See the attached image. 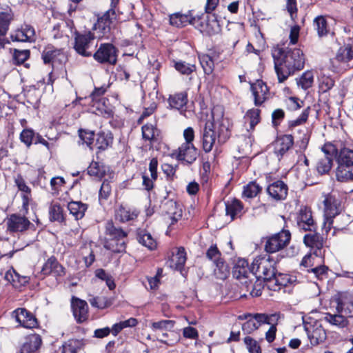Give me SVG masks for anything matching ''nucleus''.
I'll list each match as a JSON object with an SVG mask.
<instances>
[{"label": "nucleus", "mask_w": 353, "mask_h": 353, "mask_svg": "<svg viewBox=\"0 0 353 353\" xmlns=\"http://www.w3.org/2000/svg\"><path fill=\"white\" fill-rule=\"evenodd\" d=\"M230 121L224 117V110L221 105L212 109L211 117L205 124L203 132L202 143L205 152H210L216 143H224L230 137Z\"/></svg>", "instance_id": "f257e3e1"}, {"label": "nucleus", "mask_w": 353, "mask_h": 353, "mask_svg": "<svg viewBox=\"0 0 353 353\" xmlns=\"http://www.w3.org/2000/svg\"><path fill=\"white\" fill-rule=\"evenodd\" d=\"M272 54L280 83L283 82L295 70H300L304 67L305 57L300 49L294 48L286 52L278 49Z\"/></svg>", "instance_id": "f03ea898"}, {"label": "nucleus", "mask_w": 353, "mask_h": 353, "mask_svg": "<svg viewBox=\"0 0 353 353\" xmlns=\"http://www.w3.org/2000/svg\"><path fill=\"white\" fill-rule=\"evenodd\" d=\"M325 206L324 227L326 232L331 228L335 230L342 229L349 221V218L341 214L340 202L332 195H327L323 201Z\"/></svg>", "instance_id": "7ed1b4c3"}, {"label": "nucleus", "mask_w": 353, "mask_h": 353, "mask_svg": "<svg viewBox=\"0 0 353 353\" xmlns=\"http://www.w3.org/2000/svg\"><path fill=\"white\" fill-rule=\"evenodd\" d=\"M232 274L245 287L246 291L250 292L252 296L261 295V292L259 289L255 290V285L253 283L254 276L252 272V265L250 268L245 259H239L236 260L233 267Z\"/></svg>", "instance_id": "20e7f679"}, {"label": "nucleus", "mask_w": 353, "mask_h": 353, "mask_svg": "<svg viewBox=\"0 0 353 353\" xmlns=\"http://www.w3.org/2000/svg\"><path fill=\"white\" fill-rule=\"evenodd\" d=\"M252 272L254 280L256 278L263 279L270 282L276 283L279 278L276 276L274 261L268 254L256 256L252 261Z\"/></svg>", "instance_id": "39448f33"}, {"label": "nucleus", "mask_w": 353, "mask_h": 353, "mask_svg": "<svg viewBox=\"0 0 353 353\" xmlns=\"http://www.w3.org/2000/svg\"><path fill=\"white\" fill-rule=\"evenodd\" d=\"M338 166L336 177L339 181L347 182L353 180V149H341L336 158Z\"/></svg>", "instance_id": "423d86ee"}, {"label": "nucleus", "mask_w": 353, "mask_h": 353, "mask_svg": "<svg viewBox=\"0 0 353 353\" xmlns=\"http://www.w3.org/2000/svg\"><path fill=\"white\" fill-rule=\"evenodd\" d=\"M105 234L108 236L104 247L114 252H121L125 248L124 239L127 233L121 228H117L112 221H108L105 225Z\"/></svg>", "instance_id": "0eeeda50"}, {"label": "nucleus", "mask_w": 353, "mask_h": 353, "mask_svg": "<svg viewBox=\"0 0 353 353\" xmlns=\"http://www.w3.org/2000/svg\"><path fill=\"white\" fill-rule=\"evenodd\" d=\"M321 152L316 162V170L321 174H324L331 170L333 158L337 154V148L334 144L327 143L322 147Z\"/></svg>", "instance_id": "6e6552de"}, {"label": "nucleus", "mask_w": 353, "mask_h": 353, "mask_svg": "<svg viewBox=\"0 0 353 353\" xmlns=\"http://www.w3.org/2000/svg\"><path fill=\"white\" fill-rule=\"evenodd\" d=\"M94 34L91 32L76 33L74 46L76 52L83 57L91 56V49L97 46L94 44Z\"/></svg>", "instance_id": "1a4fd4ad"}, {"label": "nucleus", "mask_w": 353, "mask_h": 353, "mask_svg": "<svg viewBox=\"0 0 353 353\" xmlns=\"http://www.w3.org/2000/svg\"><path fill=\"white\" fill-rule=\"evenodd\" d=\"M290 238L291 235L288 230H282L267 239L265 250L268 253L276 252L289 243Z\"/></svg>", "instance_id": "9d476101"}, {"label": "nucleus", "mask_w": 353, "mask_h": 353, "mask_svg": "<svg viewBox=\"0 0 353 353\" xmlns=\"http://www.w3.org/2000/svg\"><path fill=\"white\" fill-rule=\"evenodd\" d=\"M93 57L99 63L114 65L117 57V50L112 44L103 43L94 53Z\"/></svg>", "instance_id": "9b49d317"}, {"label": "nucleus", "mask_w": 353, "mask_h": 353, "mask_svg": "<svg viewBox=\"0 0 353 353\" xmlns=\"http://www.w3.org/2000/svg\"><path fill=\"white\" fill-rule=\"evenodd\" d=\"M13 19V13L9 6L0 7V49L5 47L8 41L6 39L9 26Z\"/></svg>", "instance_id": "f8f14e48"}, {"label": "nucleus", "mask_w": 353, "mask_h": 353, "mask_svg": "<svg viewBox=\"0 0 353 353\" xmlns=\"http://www.w3.org/2000/svg\"><path fill=\"white\" fill-rule=\"evenodd\" d=\"M305 327L312 345H317L325 341L326 332L319 321H314L313 324H307Z\"/></svg>", "instance_id": "ddd939ff"}, {"label": "nucleus", "mask_w": 353, "mask_h": 353, "mask_svg": "<svg viewBox=\"0 0 353 353\" xmlns=\"http://www.w3.org/2000/svg\"><path fill=\"white\" fill-rule=\"evenodd\" d=\"M172 157L178 160L192 163L197 157V151L193 144L183 143L177 150L172 152Z\"/></svg>", "instance_id": "4468645a"}, {"label": "nucleus", "mask_w": 353, "mask_h": 353, "mask_svg": "<svg viewBox=\"0 0 353 353\" xmlns=\"http://www.w3.org/2000/svg\"><path fill=\"white\" fill-rule=\"evenodd\" d=\"M174 325V321L171 320H161L157 322L151 323L150 328L154 332L156 340L163 343L167 345L170 343L164 340V338L168 336L167 332L170 331L173 329Z\"/></svg>", "instance_id": "2eb2a0df"}, {"label": "nucleus", "mask_w": 353, "mask_h": 353, "mask_svg": "<svg viewBox=\"0 0 353 353\" xmlns=\"http://www.w3.org/2000/svg\"><path fill=\"white\" fill-rule=\"evenodd\" d=\"M16 322L26 328H33L37 325L36 318L25 308H18L12 312Z\"/></svg>", "instance_id": "dca6fc26"}, {"label": "nucleus", "mask_w": 353, "mask_h": 353, "mask_svg": "<svg viewBox=\"0 0 353 353\" xmlns=\"http://www.w3.org/2000/svg\"><path fill=\"white\" fill-rule=\"evenodd\" d=\"M7 229L10 232H19L26 230L30 225V221L25 216L12 214L6 221Z\"/></svg>", "instance_id": "f3484780"}, {"label": "nucleus", "mask_w": 353, "mask_h": 353, "mask_svg": "<svg viewBox=\"0 0 353 353\" xmlns=\"http://www.w3.org/2000/svg\"><path fill=\"white\" fill-rule=\"evenodd\" d=\"M296 223L300 230L312 231L315 228V224L310 209L301 208L296 216Z\"/></svg>", "instance_id": "a211bd4d"}, {"label": "nucleus", "mask_w": 353, "mask_h": 353, "mask_svg": "<svg viewBox=\"0 0 353 353\" xmlns=\"http://www.w3.org/2000/svg\"><path fill=\"white\" fill-rule=\"evenodd\" d=\"M114 11L109 10L101 17L99 18L97 23L94 24V29L99 30L101 33L102 37L108 38V34L114 23Z\"/></svg>", "instance_id": "6ab92c4d"}, {"label": "nucleus", "mask_w": 353, "mask_h": 353, "mask_svg": "<svg viewBox=\"0 0 353 353\" xmlns=\"http://www.w3.org/2000/svg\"><path fill=\"white\" fill-rule=\"evenodd\" d=\"M199 20H196V23ZM201 32L207 35H214L220 32V25L214 16L208 17L200 21L199 24L195 25Z\"/></svg>", "instance_id": "aec40b11"}, {"label": "nucleus", "mask_w": 353, "mask_h": 353, "mask_svg": "<svg viewBox=\"0 0 353 353\" xmlns=\"http://www.w3.org/2000/svg\"><path fill=\"white\" fill-rule=\"evenodd\" d=\"M41 272L44 275H52L56 278L63 276L65 274V268L53 256L49 258L44 263Z\"/></svg>", "instance_id": "412c9836"}, {"label": "nucleus", "mask_w": 353, "mask_h": 353, "mask_svg": "<svg viewBox=\"0 0 353 353\" xmlns=\"http://www.w3.org/2000/svg\"><path fill=\"white\" fill-rule=\"evenodd\" d=\"M251 90L254 97V104L261 105L267 99L268 94V86L261 80H257L251 85Z\"/></svg>", "instance_id": "4be33fe9"}, {"label": "nucleus", "mask_w": 353, "mask_h": 353, "mask_svg": "<svg viewBox=\"0 0 353 353\" xmlns=\"http://www.w3.org/2000/svg\"><path fill=\"white\" fill-rule=\"evenodd\" d=\"M72 308L73 314L78 322L81 323L87 319L88 306L85 301L72 298Z\"/></svg>", "instance_id": "5701e85b"}, {"label": "nucleus", "mask_w": 353, "mask_h": 353, "mask_svg": "<svg viewBox=\"0 0 353 353\" xmlns=\"http://www.w3.org/2000/svg\"><path fill=\"white\" fill-rule=\"evenodd\" d=\"M303 242L307 247L313 250V254L319 256L321 254V250L323 248V238L317 233H310L305 234Z\"/></svg>", "instance_id": "b1692460"}, {"label": "nucleus", "mask_w": 353, "mask_h": 353, "mask_svg": "<svg viewBox=\"0 0 353 353\" xmlns=\"http://www.w3.org/2000/svg\"><path fill=\"white\" fill-rule=\"evenodd\" d=\"M34 30L28 25L22 26L10 35L12 41L26 42L32 41L34 39Z\"/></svg>", "instance_id": "393cba45"}, {"label": "nucleus", "mask_w": 353, "mask_h": 353, "mask_svg": "<svg viewBox=\"0 0 353 353\" xmlns=\"http://www.w3.org/2000/svg\"><path fill=\"white\" fill-rule=\"evenodd\" d=\"M270 196L275 200H282L285 199L288 194V187L281 181H277L270 184L267 189Z\"/></svg>", "instance_id": "a878e982"}, {"label": "nucleus", "mask_w": 353, "mask_h": 353, "mask_svg": "<svg viewBox=\"0 0 353 353\" xmlns=\"http://www.w3.org/2000/svg\"><path fill=\"white\" fill-rule=\"evenodd\" d=\"M337 313L353 316V297L349 295L341 296L336 299Z\"/></svg>", "instance_id": "bb28decb"}, {"label": "nucleus", "mask_w": 353, "mask_h": 353, "mask_svg": "<svg viewBox=\"0 0 353 353\" xmlns=\"http://www.w3.org/2000/svg\"><path fill=\"white\" fill-rule=\"evenodd\" d=\"M163 210L173 224L182 216V209L180 205L173 200H168L163 204Z\"/></svg>", "instance_id": "cd10ccee"}, {"label": "nucleus", "mask_w": 353, "mask_h": 353, "mask_svg": "<svg viewBox=\"0 0 353 353\" xmlns=\"http://www.w3.org/2000/svg\"><path fill=\"white\" fill-rule=\"evenodd\" d=\"M139 212L136 209H131L124 206H119L115 210L114 217L116 220L125 223L136 219Z\"/></svg>", "instance_id": "c85d7f7f"}, {"label": "nucleus", "mask_w": 353, "mask_h": 353, "mask_svg": "<svg viewBox=\"0 0 353 353\" xmlns=\"http://www.w3.org/2000/svg\"><path fill=\"white\" fill-rule=\"evenodd\" d=\"M293 144V138L291 135H284L278 138L274 143V152L283 156Z\"/></svg>", "instance_id": "c756f323"}, {"label": "nucleus", "mask_w": 353, "mask_h": 353, "mask_svg": "<svg viewBox=\"0 0 353 353\" xmlns=\"http://www.w3.org/2000/svg\"><path fill=\"white\" fill-rule=\"evenodd\" d=\"M196 19L192 18L188 14H182L181 13H174L170 16V23L173 26L181 28L187 24L196 25Z\"/></svg>", "instance_id": "7c9ffc66"}, {"label": "nucleus", "mask_w": 353, "mask_h": 353, "mask_svg": "<svg viewBox=\"0 0 353 353\" xmlns=\"http://www.w3.org/2000/svg\"><path fill=\"white\" fill-rule=\"evenodd\" d=\"M186 261V254L183 248H179L168 262V266L174 270H181Z\"/></svg>", "instance_id": "2f4dec72"}, {"label": "nucleus", "mask_w": 353, "mask_h": 353, "mask_svg": "<svg viewBox=\"0 0 353 353\" xmlns=\"http://www.w3.org/2000/svg\"><path fill=\"white\" fill-rule=\"evenodd\" d=\"M4 279L8 282L12 283L14 286L23 285L28 282V279L25 276H21L13 268L8 266V269L5 270Z\"/></svg>", "instance_id": "473e14b6"}, {"label": "nucleus", "mask_w": 353, "mask_h": 353, "mask_svg": "<svg viewBox=\"0 0 353 353\" xmlns=\"http://www.w3.org/2000/svg\"><path fill=\"white\" fill-rule=\"evenodd\" d=\"M41 339L39 335L30 336L23 345L21 351L23 353H34L40 347Z\"/></svg>", "instance_id": "72a5a7b5"}, {"label": "nucleus", "mask_w": 353, "mask_h": 353, "mask_svg": "<svg viewBox=\"0 0 353 353\" xmlns=\"http://www.w3.org/2000/svg\"><path fill=\"white\" fill-rule=\"evenodd\" d=\"M70 213L76 220L82 219L87 210V205L81 201H71L68 204Z\"/></svg>", "instance_id": "f704fd0d"}, {"label": "nucleus", "mask_w": 353, "mask_h": 353, "mask_svg": "<svg viewBox=\"0 0 353 353\" xmlns=\"http://www.w3.org/2000/svg\"><path fill=\"white\" fill-rule=\"evenodd\" d=\"M323 319L332 325H334L339 328H344L348 325V321L343 314L338 313L336 314H331L330 313H326Z\"/></svg>", "instance_id": "c9c22d12"}, {"label": "nucleus", "mask_w": 353, "mask_h": 353, "mask_svg": "<svg viewBox=\"0 0 353 353\" xmlns=\"http://www.w3.org/2000/svg\"><path fill=\"white\" fill-rule=\"evenodd\" d=\"M243 206L241 202L236 199H234L231 202L225 203L226 216L230 217V221L234 220L241 212Z\"/></svg>", "instance_id": "e433bc0d"}, {"label": "nucleus", "mask_w": 353, "mask_h": 353, "mask_svg": "<svg viewBox=\"0 0 353 353\" xmlns=\"http://www.w3.org/2000/svg\"><path fill=\"white\" fill-rule=\"evenodd\" d=\"M107 168L99 162L92 161L88 166V174L96 179H101L105 174Z\"/></svg>", "instance_id": "4c0bfd02"}, {"label": "nucleus", "mask_w": 353, "mask_h": 353, "mask_svg": "<svg viewBox=\"0 0 353 353\" xmlns=\"http://www.w3.org/2000/svg\"><path fill=\"white\" fill-rule=\"evenodd\" d=\"M313 25L319 37L325 36L329 32L327 22L324 17L318 16L314 19Z\"/></svg>", "instance_id": "58836bf2"}, {"label": "nucleus", "mask_w": 353, "mask_h": 353, "mask_svg": "<svg viewBox=\"0 0 353 353\" xmlns=\"http://www.w3.org/2000/svg\"><path fill=\"white\" fill-rule=\"evenodd\" d=\"M187 95L181 92L170 96L169 98V104L172 108L180 110L187 103Z\"/></svg>", "instance_id": "ea45409f"}, {"label": "nucleus", "mask_w": 353, "mask_h": 353, "mask_svg": "<svg viewBox=\"0 0 353 353\" xmlns=\"http://www.w3.org/2000/svg\"><path fill=\"white\" fill-rule=\"evenodd\" d=\"M314 83V73L311 70L305 71L297 79V84L303 90L311 88Z\"/></svg>", "instance_id": "a19ab883"}, {"label": "nucleus", "mask_w": 353, "mask_h": 353, "mask_svg": "<svg viewBox=\"0 0 353 353\" xmlns=\"http://www.w3.org/2000/svg\"><path fill=\"white\" fill-rule=\"evenodd\" d=\"M84 343L81 340L70 339L65 343L62 346V353H77Z\"/></svg>", "instance_id": "79ce46f5"}, {"label": "nucleus", "mask_w": 353, "mask_h": 353, "mask_svg": "<svg viewBox=\"0 0 353 353\" xmlns=\"http://www.w3.org/2000/svg\"><path fill=\"white\" fill-rule=\"evenodd\" d=\"M216 268L214 272L216 278L223 280L225 279L229 274V268L228 265L222 260H218L214 263Z\"/></svg>", "instance_id": "37998d69"}, {"label": "nucleus", "mask_w": 353, "mask_h": 353, "mask_svg": "<svg viewBox=\"0 0 353 353\" xmlns=\"http://www.w3.org/2000/svg\"><path fill=\"white\" fill-rule=\"evenodd\" d=\"M159 131L152 124H145L142 127V136L145 140L154 141L159 136Z\"/></svg>", "instance_id": "c03bdc74"}, {"label": "nucleus", "mask_w": 353, "mask_h": 353, "mask_svg": "<svg viewBox=\"0 0 353 353\" xmlns=\"http://www.w3.org/2000/svg\"><path fill=\"white\" fill-rule=\"evenodd\" d=\"M199 61L205 74H211L214 68V62L212 58L208 54H202L199 56Z\"/></svg>", "instance_id": "a18cd8bd"}, {"label": "nucleus", "mask_w": 353, "mask_h": 353, "mask_svg": "<svg viewBox=\"0 0 353 353\" xmlns=\"http://www.w3.org/2000/svg\"><path fill=\"white\" fill-rule=\"evenodd\" d=\"M261 325L262 323L259 321L256 314L242 325V330L245 333L250 334L258 329Z\"/></svg>", "instance_id": "49530a36"}, {"label": "nucleus", "mask_w": 353, "mask_h": 353, "mask_svg": "<svg viewBox=\"0 0 353 353\" xmlns=\"http://www.w3.org/2000/svg\"><path fill=\"white\" fill-rule=\"evenodd\" d=\"M353 58V51L351 47L347 46L341 48L336 54V59L339 61L348 62Z\"/></svg>", "instance_id": "de8ad7c7"}, {"label": "nucleus", "mask_w": 353, "mask_h": 353, "mask_svg": "<svg viewBox=\"0 0 353 353\" xmlns=\"http://www.w3.org/2000/svg\"><path fill=\"white\" fill-rule=\"evenodd\" d=\"M260 110L259 109H251L248 110L245 115V122L250 123V127L253 129L254 126L259 122Z\"/></svg>", "instance_id": "09e8293b"}, {"label": "nucleus", "mask_w": 353, "mask_h": 353, "mask_svg": "<svg viewBox=\"0 0 353 353\" xmlns=\"http://www.w3.org/2000/svg\"><path fill=\"white\" fill-rule=\"evenodd\" d=\"M260 186L255 182H250L244 187L243 196L246 198H253L261 191Z\"/></svg>", "instance_id": "8fccbe9b"}, {"label": "nucleus", "mask_w": 353, "mask_h": 353, "mask_svg": "<svg viewBox=\"0 0 353 353\" xmlns=\"http://www.w3.org/2000/svg\"><path fill=\"white\" fill-rule=\"evenodd\" d=\"M257 319L262 324L266 323L271 326H276L279 319V314L276 313L270 315L257 314Z\"/></svg>", "instance_id": "3c124183"}, {"label": "nucleus", "mask_w": 353, "mask_h": 353, "mask_svg": "<svg viewBox=\"0 0 353 353\" xmlns=\"http://www.w3.org/2000/svg\"><path fill=\"white\" fill-rule=\"evenodd\" d=\"M60 54L61 51L59 50L48 48L43 51L42 58L45 63H54L57 57Z\"/></svg>", "instance_id": "603ef678"}, {"label": "nucleus", "mask_w": 353, "mask_h": 353, "mask_svg": "<svg viewBox=\"0 0 353 353\" xmlns=\"http://www.w3.org/2000/svg\"><path fill=\"white\" fill-rule=\"evenodd\" d=\"M112 139L110 137H108L104 133H99L96 139L95 146L99 150H104L110 145Z\"/></svg>", "instance_id": "864d4df0"}, {"label": "nucleus", "mask_w": 353, "mask_h": 353, "mask_svg": "<svg viewBox=\"0 0 353 353\" xmlns=\"http://www.w3.org/2000/svg\"><path fill=\"white\" fill-rule=\"evenodd\" d=\"M50 218L51 221H63V210L60 205L55 203L51 205L50 208Z\"/></svg>", "instance_id": "5fc2aeb1"}, {"label": "nucleus", "mask_w": 353, "mask_h": 353, "mask_svg": "<svg viewBox=\"0 0 353 353\" xmlns=\"http://www.w3.org/2000/svg\"><path fill=\"white\" fill-rule=\"evenodd\" d=\"M30 51L28 50H19L15 49L13 53V61L15 64L23 63L29 57Z\"/></svg>", "instance_id": "6e6d98bb"}, {"label": "nucleus", "mask_w": 353, "mask_h": 353, "mask_svg": "<svg viewBox=\"0 0 353 353\" xmlns=\"http://www.w3.org/2000/svg\"><path fill=\"white\" fill-rule=\"evenodd\" d=\"M139 242L150 250H154L157 247V242L150 233H143L139 236Z\"/></svg>", "instance_id": "4d7b16f0"}, {"label": "nucleus", "mask_w": 353, "mask_h": 353, "mask_svg": "<svg viewBox=\"0 0 353 353\" xmlns=\"http://www.w3.org/2000/svg\"><path fill=\"white\" fill-rule=\"evenodd\" d=\"M35 136L36 134L32 130L25 129L20 134V140L29 148L34 140Z\"/></svg>", "instance_id": "13d9d810"}, {"label": "nucleus", "mask_w": 353, "mask_h": 353, "mask_svg": "<svg viewBox=\"0 0 353 353\" xmlns=\"http://www.w3.org/2000/svg\"><path fill=\"white\" fill-rule=\"evenodd\" d=\"M175 69L183 74H189L195 70L194 65L188 64L183 61H178L174 63Z\"/></svg>", "instance_id": "bf43d9fd"}, {"label": "nucleus", "mask_w": 353, "mask_h": 353, "mask_svg": "<svg viewBox=\"0 0 353 353\" xmlns=\"http://www.w3.org/2000/svg\"><path fill=\"white\" fill-rule=\"evenodd\" d=\"M244 343L250 353H261L260 345L258 342L250 336L244 339Z\"/></svg>", "instance_id": "052dcab7"}, {"label": "nucleus", "mask_w": 353, "mask_h": 353, "mask_svg": "<svg viewBox=\"0 0 353 353\" xmlns=\"http://www.w3.org/2000/svg\"><path fill=\"white\" fill-rule=\"evenodd\" d=\"M79 132V137L83 141V143H86L88 146L92 149V145L94 141V132L92 131H86L83 130H80Z\"/></svg>", "instance_id": "680f3d73"}, {"label": "nucleus", "mask_w": 353, "mask_h": 353, "mask_svg": "<svg viewBox=\"0 0 353 353\" xmlns=\"http://www.w3.org/2000/svg\"><path fill=\"white\" fill-rule=\"evenodd\" d=\"M334 84V81L332 79L328 77H323L320 79L319 88L323 92H325L330 90Z\"/></svg>", "instance_id": "e2e57ef3"}, {"label": "nucleus", "mask_w": 353, "mask_h": 353, "mask_svg": "<svg viewBox=\"0 0 353 353\" xmlns=\"http://www.w3.org/2000/svg\"><path fill=\"white\" fill-rule=\"evenodd\" d=\"M206 256L210 260L213 261L214 263L216 262L218 260L221 259L220 258L221 253L216 246H211L208 250Z\"/></svg>", "instance_id": "0e129e2a"}, {"label": "nucleus", "mask_w": 353, "mask_h": 353, "mask_svg": "<svg viewBox=\"0 0 353 353\" xmlns=\"http://www.w3.org/2000/svg\"><path fill=\"white\" fill-rule=\"evenodd\" d=\"M286 8L291 19L294 20L296 17L297 8L296 0H287Z\"/></svg>", "instance_id": "69168bd1"}, {"label": "nucleus", "mask_w": 353, "mask_h": 353, "mask_svg": "<svg viewBox=\"0 0 353 353\" xmlns=\"http://www.w3.org/2000/svg\"><path fill=\"white\" fill-rule=\"evenodd\" d=\"M287 105L289 109L292 110H295L301 107V104L303 101H299V99L296 97H289L286 101Z\"/></svg>", "instance_id": "338daca9"}, {"label": "nucleus", "mask_w": 353, "mask_h": 353, "mask_svg": "<svg viewBox=\"0 0 353 353\" xmlns=\"http://www.w3.org/2000/svg\"><path fill=\"white\" fill-rule=\"evenodd\" d=\"M111 192V186L110 183L104 181L101 184V189L99 191V196L101 198L106 199Z\"/></svg>", "instance_id": "774afa93"}]
</instances>
